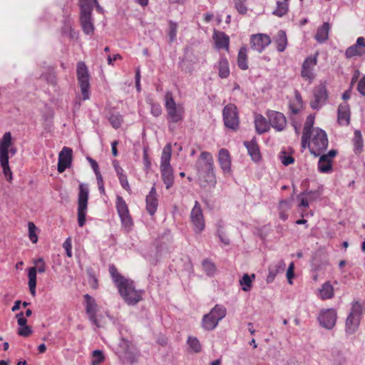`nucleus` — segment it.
<instances>
[{
    "instance_id": "26",
    "label": "nucleus",
    "mask_w": 365,
    "mask_h": 365,
    "mask_svg": "<svg viewBox=\"0 0 365 365\" xmlns=\"http://www.w3.org/2000/svg\"><path fill=\"white\" fill-rule=\"evenodd\" d=\"M286 264L283 260H279L274 264H271L268 269V274L266 278L267 283H272L277 274L282 272L285 269Z\"/></svg>"
},
{
    "instance_id": "43",
    "label": "nucleus",
    "mask_w": 365,
    "mask_h": 365,
    "mask_svg": "<svg viewBox=\"0 0 365 365\" xmlns=\"http://www.w3.org/2000/svg\"><path fill=\"white\" fill-rule=\"evenodd\" d=\"M203 270L207 276H212L216 270L215 264L208 259H205L202 263Z\"/></svg>"
},
{
    "instance_id": "16",
    "label": "nucleus",
    "mask_w": 365,
    "mask_h": 365,
    "mask_svg": "<svg viewBox=\"0 0 365 365\" xmlns=\"http://www.w3.org/2000/svg\"><path fill=\"white\" fill-rule=\"evenodd\" d=\"M46 271V264L43 263L36 267H32L29 269V288L32 296L36 295V273H43Z\"/></svg>"
},
{
    "instance_id": "49",
    "label": "nucleus",
    "mask_w": 365,
    "mask_h": 365,
    "mask_svg": "<svg viewBox=\"0 0 365 365\" xmlns=\"http://www.w3.org/2000/svg\"><path fill=\"white\" fill-rule=\"evenodd\" d=\"M222 222H219L218 224H217V236L219 237L220 241L226 245H230V239L227 237V236L225 235V233L223 232L222 230V225H221Z\"/></svg>"
},
{
    "instance_id": "57",
    "label": "nucleus",
    "mask_w": 365,
    "mask_h": 365,
    "mask_svg": "<svg viewBox=\"0 0 365 365\" xmlns=\"http://www.w3.org/2000/svg\"><path fill=\"white\" fill-rule=\"evenodd\" d=\"M150 112L155 117H158L162 113V108L158 103H151Z\"/></svg>"
},
{
    "instance_id": "19",
    "label": "nucleus",
    "mask_w": 365,
    "mask_h": 365,
    "mask_svg": "<svg viewBox=\"0 0 365 365\" xmlns=\"http://www.w3.org/2000/svg\"><path fill=\"white\" fill-rule=\"evenodd\" d=\"M321 195L322 191L319 186L312 190L304 189L300 194L301 202L299 205H309V202L319 198Z\"/></svg>"
},
{
    "instance_id": "46",
    "label": "nucleus",
    "mask_w": 365,
    "mask_h": 365,
    "mask_svg": "<svg viewBox=\"0 0 365 365\" xmlns=\"http://www.w3.org/2000/svg\"><path fill=\"white\" fill-rule=\"evenodd\" d=\"M78 224L79 227H83L86 224L88 207H78Z\"/></svg>"
},
{
    "instance_id": "2",
    "label": "nucleus",
    "mask_w": 365,
    "mask_h": 365,
    "mask_svg": "<svg viewBox=\"0 0 365 365\" xmlns=\"http://www.w3.org/2000/svg\"><path fill=\"white\" fill-rule=\"evenodd\" d=\"M172 147L170 143L167 144L162 152L160 158V173L163 183L166 189H170L174 183L173 169L170 165Z\"/></svg>"
},
{
    "instance_id": "5",
    "label": "nucleus",
    "mask_w": 365,
    "mask_h": 365,
    "mask_svg": "<svg viewBox=\"0 0 365 365\" xmlns=\"http://www.w3.org/2000/svg\"><path fill=\"white\" fill-rule=\"evenodd\" d=\"M311 136L312 146H309V151L312 155L318 157L327 148V135L324 130L315 128H313Z\"/></svg>"
},
{
    "instance_id": "29",
    "label": "nucleus",
    "mask_w": 365,
    "mask_h": 365,
    "mask_svg": "<svg viewBox=\"0 0 365 365\" xmlns=\"http://www.w3.org/2000/svg\"><path fill=\"white\" fill-rule=\"evenodd\" d=\"M199 178L203 180L207 184L214 185L216 183L215 175L214 171V164L207 170H203L202 173H197Z\"/></svg>"
},
{
    "instance_id": "36",
    "label": "nucleus",
    "mask_w": 365,
    "mask_h": 365,
    "mask_svg": "<svg viewBox=\"0 0 365 365\" xmlns=\"http://www.w3.org/2000/svg\"><path fill=\"white\" fill-rule=\"evenodd\" d=\"M275 42L277 43V50L279 52H282L285 50L287 44V35L284 31L279 30L276 36Z\"/></svg>"
},
{
    "instance_id": "24",
    "label": "nucleus",
    "mask_w": 365,
    "mask_h": 365,
    "mask_svg": "<svg viewBox=\"0 0 365 365\" xmlns=\"http://www.w3.org/2000/svg\"><path fill=\"white\" fill-rule=\"evenodd\" d=\"M337 120L342 125H348L350 123V109L347 103L344 102L339 106Z\"/></svg>"
},
{
    "instance_id": "12",
    "label": "nucleus",
    "mask_w": 365,
    "mask_h": 365,
    "mask_svg": "<svg viewBox=\"0 0 365 365\" xmlns=\"http://www.w3.org/2000/svg\"><path fill=\"white\" fill-rule=\"evenodd\" d=\"M267 116L269 125L277 131H282L285 128L287 120L283 113L278 111L269 110L267 113Z\"/></svg>"
},
{
    "instance_id": "63",
    "label": "nucleus",
    "mask_w": 365,
    "mask_h": 365,
    "mask_svg": "<svg viewBox=\"0 0 365 365\" xmlns=\"http://www.w3.org/2000/svg\"><path fill=\"white\" fill-rule=\"evenodd\" d=\"M146 205H157V199L155 195H148L146 196Z\"/></svg>"
},
{
    "instance_id": "14",
    "label": "nucleus",
    "mask_w": 365,
    "mask_h": 365,
    "mask_svg": "<svg viewBox=\"0 0 365 365\" xmlns=\"http://www.w3.org/2000/svg\"><path fill=\"white\" fill-rule=\"evenodd\" d=\"M271 43L270 37L268 35L258 34L252 35L250 38V46L252 49L261 53L265 47Z\"/></svg>"
},
{
    "instance_id": "48",
    "label": "nucleus",
    "mask_w": 365,
    "mask_h": 365,
    "mask_svg": "<svg viewBox=\"0 0 365 365\" xmlns=\"http://www.w3.org/2000/svg\"><path fill=\"white\" fill-rule=\"evenodd\" d=\"M28 227H29V240L33 243H36L37 241H38V236H37V235L36 233L37 227H36V225L32 222H29Z\"/></svg>"
},
{
    "instance_id": "20",
    "label": "nucleus",
    "mask_w": 365,
    "mask_h": 365,
    "mask_svg": "<svg viewBox=\"0 0 365 365\" xmlns=\"http://www.w3.org/2000/svg\"><path fill=\"white\" fill-rule=\"evenodd\" d=\"M84 299L86 301V312L88 315L90 321L96 326H98L96 318L97 304L96 300L88 294L84 295Z\"/></svg>"
},
{
    "instance_id": "64",
    "label": "nucleus",
    "mask_w": 365,
    "mask_h": 365,
    "mask_svg": "<svg viewBox=\"0 0 365 365\" xmlns=\"http://www.w3.org/2000/svg\"><path fill=\"white\" fill-rule=\"evenodd\" d=\"M357 91L365 96V81L360 79L357 85Z\"/></svg>"
},
{
    "instance_id": "37",
    "label": "nucleus",
    "mask_w": 365,
    "mask_h": 365,
    "mask_svg": "<svg viewBox=\"0 0 365 365\" xmlns=\"http://www.w3.org/2000/svg\"><path fill=\"white\" fill-rule=\"evenodd\" d=\"M318 170L322 173H329L332 171V161L327 160V156H320L318 162Z\"/></svg>"
},
{
    "instance_id": "35",
    "label": "nucleus",
    "mask_w": 365,
    "mask_h": 365,
    "mask_svg": "<svg viewBox=\"0 0 365 365\" xmlns=\"http://www.w3.org/2000/svg\"><path fill=\"white\" fill-rule=\"evenodd\" d=\"M319 297L322 299H329L334 297V287L329 282H326L319 289Z\"/></svg>"
},
{
    "instance_id": "9",
    "label": "nucleus",
    "mask_w": 365,
    "mask_h": 365,
    "mask_svg": "<svg viewBox=\"0 0 365 365\" xmlns=\"http://www.w3.org/2000/svg\"><path fill=\"white\" fill-rule=\"evenodd\" d=\"M336 319V311L333 308L322 310L318 316V321L321 327L329 330L334 327Z\"/></svg>"
},
{
    "instance_id": "7",
    "label": "nucleus",
    "mask_w": 365,
    "mask_h": 365,
    "mask_svg": "<svg viewBox=\"0 0 365 365\" xmlns=\"http://www.w3.org/2000/svg\"><path fill=\"white\" fill-rule=\"evenodd\" d=\"M77 78L80 85L81 93L83 100H88L89 98V75L87 66L86 64L80 61L77 64Z\"/></svg>"
},
{
    "instance_id": "6",
    "label": "nucleus",
    "mask_w": 365,
    "mask_h": 365,
    "mask_svg": "<svg viewBox=\"0 0 365 365\" xmlns=\"http://www.w3.org/2000/svg\"><path fill=\"white\" fill-rule=\"evenodd\" d=\"M165 109L167 111V120L169 123H178L182 122L184 117V108L177 105L170 93L165 96Z\"/></svg>"
},
{
    "instance_id": "58",
    "label": "nucleus",
    "mask_w": 365,
    "mask_h": 365,
    "mask_svg": "<svg viewBox=\"0 0 365 365\" xmlns=\"http://www.w3.org/2000/svg\"><path fill=\"white\" fill-rule=\"evenodd\" d=\"M31 333H32L31 328L26 325H25L24 327H21V328L18 331V334L20 336H24V337L29 336V335L31 334Z\"/></svg>"
},
{
    "instance_id": "25",
    "label": "nucleus",
    "mask_w": 365,
    "mask_h": 365,
    "mask_svg": "<svg viewBox=\"0 0 365 365\" xmlns=\"http://www.w3.org/2000/svg\"><path fill=\"white\" fill-rule=\"evenodd\" d=\"M172 235L169 230L165 231L155 240V244L158 252L168 250L172 242Z\"/></svg>"
},
{
    "instance_id": "55",
    "label": "nucleus",
    "mask_w": 365,
    "mask_h": 365,
    "mask_svg": "<svg viewBox=\"0 0 365 365\" xmlns=\"http://www.w3.org/2000/svg\"><path fill=\"white\" fill-rule=\"evenodd\" d=\"M63 247L66 250V255L68 257H72V251H71L72 244H71V237H68L66 239V240L63 243Z\"/></svg>"
},
{
    "instance_id": "59",
    "label": "nucleus",
    "mask_w": 365,
    "mask_h": 365,
    "mask_svg": "<svg viewBox=\"0 0 365 365\" xmlns=\"http://www.w3.org/2000/svg\"><path fill=\"white\" fill-rule=\"evenodd\" d=\"M3 169V173L8 182H11L12 180V173L9 167V164L1 165Z\"/></svg>"
},
{
    "instance_id": "54",
    "label": "nucleus",
    "mask_w": 365,
    "mask_h": 365,
    "mask_svg": "<svg viewBox=\"0 0 365 365\" xmlns=\"http://www.w3.org/2000/svg\"><path fill=\"white\" fill-rule=\"evenodd\" d=\"M311 133H308L307 132H303L302 136V148L305 149L307 146H312V143H310L311 139Z\"/></svg>"
},
{
    "instance_id": "47",
    "label": "nucleus",
    "mask_w": 365,
    "mask_h": 365,
    "mask_svg": "<svg viewBox=\"0 0 365 365\" xmlns=\"http://www.w3.org/2000/svg\"><path fill=\"white\" fill-rule=\"evenodd\" d=\"M92 356L91 365H100L105 359L103 351L98 349L93 351Z\"/></svg>"
},
{
    "instance_id": "53",
    "label": "nucleus",
    "mask_w": 365,
    "mask_h": 365,
    "mask_svg": "<svg viewBox=\"0 0 365 365\" xmlns=\"http://www.w3.org/2000/svg\"><path fill=\"white\" fill-rule=\"evenodd\" d=\"M235 6L239 14H245L247 11V8L245 5V0H233Z\"/></svg>"
},
{
    "instance_id": "10",
    "label": "nucleus",
    "mask_w": 365,
    "mask_h": 365,
    "mask_svg": "<svg viewBox=\"0 0 365 365\" xmlns=\"http://www.w3.org/2000/svg\"><path fill=\"white\" fill-rule=\"evenodd\" d=\"M314 101L310 102V107L314 110H319L325 104L328 98V91L325 83H320L314 89Z\"/></svg>"
},
{
    "instance_id": "45",
    "label": "nucleus",
    "mask_w": 365,
    "mask_h": 365,
    "mask_svg": "<svg viewBox=\"0 0 365 365\" xmlns=\"http://www.w3.org/2000/svg\"><path fill=\"white\" fill-rule=\"evenodd\" d=\"M177 31L178 24L172 20L169 21L168 35L170 42H173L176 39Z\"/></svg>"
},
{
    "instance_id": "11",
    "label": "nucleus",
    "mask_w": 365,
    "mask_h": 365,
    "mask_svg": "<svg viewBox=\"0 0 365 365\" xmlns=\"http://www.w3.org/2000/svg\"><path fill=\"white\" fill-rule=\"evenodd\" d=\"M317 56L318 53H316L314 56L307 57L302 66L301 76L303 78L309 80V82H312L315 78L314 68L317 64Z\"/></svg>"
},
{
    "instance_id": "44",
    "label": "nucleus",
    "mask_w": 365,
    "mask_h": 365,
    "mask_svg": "<svg viewBox=\"0 0 365 365\" xmlns=\"http://www.w3.org/2000/svg\"><path fill=\"white\" fill-rule=\"evenodd\" d=\"M187 343L194 352L199 353L201 351V344L200 343V341L196 337L189 336Z\"/></svg>"
},
{
    "instance_id": "56",
    "label": "nucleus",
    "mask_w": 365,
    "mask_h": 365,
    "mask_svg": "<svg viewBox=\"0 0 365 365\" xmlns=\"http://www.w3.org/2000/svg\"><path fill=\"white\" fill-rule=\"evenodd\" d=\"M9 150L0 149V164L1 165L9 164Z\"/></svg>"
},
{
    "instance_id": "4",
    "label": "nucleus",
    "mask_w": 365,
    "mask_h": 365,
    "mask_svg": "<svg viewBox=\"0 0 365 365\" xmlns=\"http://www.w3.org/2000/svg\"><path fill=\"white\" fill-rule=\"evenodd\" d=\"M363 312L362 304L359 301H354L351 303V312L346 319L345 331L346 334L351 335L358 330Z\"/></svg>"
},
{
    "instance_id": "33",
    "label": "nucleus",
    "mask_w": 365,
    "mask_h": 365,
    "mask_svg": "<svg viewBox=\"0 0 365 365\" xmlns=\"http://www.w3.org/2000/svg\"><path fill=\"white\" fill-rule=\"evenodd\" d=\"M237 66L242 70L248 69V63H247V48L246 46H242L238 52L237 55Z\"/></svg>"
},
{
    "instance_id": "23",
    "label": "nucleus",
    "mask_w": 365,
    "mask_h": 365,
    "mask_svg": "<svg viewBox=\"0 0 365 365\" xmlns=\"http://www.w3.org/2000/svg\"><path fill=\"white\" fill-rule=\"evenodd\" d=\"M243 144L252 160L258 162L261 160L259 147L257 143L256 137H253L250 141H244Z\"/></svg>"
},
{
    "instance_id": "3",
    "label": "nucleus",
    "mask_w": 365,
    "mask_h": 365,
    "mask_svg": "<svg viewBox=\"0 0 365 365\" xmlns=\"http://www.w3.org/2000/svg\"><path fill=\"white\" fill-rule=\"evenodd\" d=\"M94 3L97 0H79L81 26L86 35H92L95 29L91 16Z\"/></svg>"
},
{
    "instance_id": "61",
    "label": "nucleus",
    "mask_w": 365,
    "mask_h": 365,
    "mask_svg": "<svg viewBox=\"0 0 365 365\" xmlns=\"http://www.w3.org/2000/svg\"><path fill=\"white\" fill-rule=\"evenodd\" d=\"M294 263L292 262L289 267H288V269H287V278L288 279V282L289 284H292V279L294 277Z\"/></svg>"
},
{
    "instance_id": "30",
    "label": "nucleus",
    "mask_w": 365,
    "mask_h": 365,
    "mask_svg": "<svg viewBox=\"0 0 365 365\" xmlns=\"http://www.w3.org/2000/svg\"><path fill=\"white\" fill-rule=\"evenodd\" d=\"M209 313L210 314V317L215 320L218 325L219 322L225 317L227 309L222 304H216Z\"/></svg>"
},
{
    "instance_id": "8",
    "label": "nucleus",
    "mask_w": 365,
    "mask_h": 365,
    "mask_svg": "<svg viewBox=\"0 0 365 365\" xmlns=\"http://www.w3.org/2000/svg\"><path fill=\"white\" fill-rule=\"evenodd\" d=\"M222 115L225 127L232 130H237L240 120L236 106L232 103L225 106L222 110Z\"/></svg>"
},
{
    "instance_id": "41",
    "label": "nucleus",
    "mask_w": 365,
    "mask_h": 365,
    "mask_svg": "<svg viewBox=\"0 0 365 365\" xmlns=\"http://www.w3.org/2000/svg\"><path fill=\"white\" fill-rule=\"evenodd\" d=\"M255 279V274L251 275L245 274L240 280V283L242 285V289L245 292L250 291L252 287V279Z\"/></svg>"
},
{
    "instance_id": "31",
    "label": "nucleus",
    "mask_w": 365,
    "mask_h": 365,
    "mask_svg": "<svg viewBox=\"0 0 365 365\" xmlns=\"http://www.w3.org/2000/svg\"><path fill=\"white\" fill-rule=\"evenodd\" d=\"M255 125L256 132L259 135L269 130V125L267 123V119L262 115H258L255 117Z\"/></svg>"
},
{
    "instance_id": "38",
    "label": "nucleus",
    "mask_w": 365,
    "mask_h": 365,
    "mask_svg": "<svg viewBox=\"0 0 365 365\" xmlns=\"http://www.w3.org/2000/svg\"><path fill=\"white\" fill-rule=\"evenodd\" d=\"M201 324L202 327L207 331H212L217 327L215 320L210 317V313L203 316Z\"/></svg>"
},
{
    "instance_id": "50",
    "label": "nucleus",
    "mask_w": 365,
    "mask_h": 365,
    "mask_svg": "<svg viewBox=\"0 0 365 365\" xmlns=\"http://www.w3.org/2000/svg\"><path fill=\"white\" fill-rule=\"evenodd\" d=\"M279 158L281 159L282 163L285 166L291 165L294 162V158L285 151H282L280 153Z\"/></svg>"
},
{
    "instance_id": "21",
    "label": "nucleus",
    "mask_w": 365,
    "mask_h": 365,
    "mask_svg": "<svg viewBox=\"0 0 365 365\" xmlns=\"http://www.w3.org/2000/svg\"><path fill=\"white\" fill-rule=\"evenodd\" d=\"M120 218L123 228L128 233L133 226V222L130 215L128 207H116Z\"/></svg>"
},
{
    "instance_id": "13",
    "label": "nucleus",
    "mask_w": 365,
    "mask_h": 365,
    "mask_svg": "<svg viewBox=\"0 0 365 365\" xmlns=\"http://www.w3.org/2000/svg\"><path fill=\"white\" fill-rule=\"evenodd\" d=\"M72 153L73 150L71 148L68 147H63L58 155V162L57 165V170L58 173H61L68 168L71 165L72 163Z\"/></svg>"
},
{
    "instance_id": "27",
    "label": "nucleus",
    "mask_w": 365,
    "mask_h": 365,
    "mask_svg": "<svg viewBox=\"0 0 365 365\" xmlns=\"http://www.w3.org/2000/svg\"><path fill=\"white\" fill-rule=\"evenodd\" d=\"M215 47L217 49L229 50L230 37L224 32L215 31L213 34Z\"/></svg>"
},
{
    "instance_id": "60",
    "label": "nucleus",
    "mask_w": 365,
    "mask_h": 365,
    "mask_svg": "<svg viewBox=\"0 0 365 365\" xmlns=\"http://www.w3.org/2000/svg\"><path fill=\"white\" fill-rule=\"evenodd\" d=\"M118 177L121 186L126 190H130V186L127 180V176L125 174L120 175Z\"/></svg>"
},
{
    "instance_id": "52",
    "label": "nucleus",
    "mask_w": 365,
    "mask_h": 365,
    "mask_svg": "<svg viewBox=\"0 0 365 365\" xmlns=\"http://www.w3.org/2000/svg\"><path fill=\"white\" fill-rule=\"evenodd\" d=\"M109 122L114 128H118L122 124L123 119L120 115L112 114L109 118Z\"/></svg>"
},
{
    "instance_id": "32",
    "label": "nucleus",
    "mask_w": 365,
    "mask_h": 365,
    "mask_svg": "<svg viewBox=\"0 0 365 365\" xmlns=\"http://www.w3.org/2000/svg\"><path fill=\"white\" fill-rule=\"evenodd\" d=\"M218 74L221 78H226L230 76V67L227 58L222 56L217 63Z\"/></svg>"
},
{
    "instance_id": "18",
    "label": "nucleus",
    "mask_w": 365,
    "mask_h": 365,
    "mask_svg": "<svg viewBox=\"0 0 365 365\" xmlns=\"http://www.w3.org/2000/svg\"><path fill=\"white\" fill-rule=\"evenodd\" d=\"M214 164V160L210 153L203 151L200 153L199 158L195 163V169L198 173H202L203 170H207Z\"/></svg>"
},
{
    "instance_id": "1",
    "label": "nucleus",
    "mask_w": 365,
    "mask_h": 365,
    "mask_svg": "<svg viewBox=\"0 0 365 365\" xmlns=\"http://www.w3.org/2000/svg\"><path fill=\"white\" fill-rule=\"evenodd\" d=\"M109 272L120 297L127 304L134 306L143 299V292L137 290L134 282L121 275L115 265H110Z\"/></svg>"
},
{
    "instance_id": "39",
    "label": "nucleus",
    "mask_w": 365,
    "mask_h": 365,
    "mask_svg": "<svg viewBox=\"0 0 365 365\" xmlns=\"http://www.w3.org/2000/svg\"><path fill=\"white\" fill-rule=\"evenodd\" d=\"M288 1L289 0H283L282 1L277 2V9L272 11V14L278 17H282L288 11Z\"/></svg>"
},
{
    "instance_id": "40",
    "label": "nucleus",
    "mask_w": 365,
    "mask_h": 365,
    "mask_svg": "<svg viewBox=\"0 0 365 365\" xmlns=\"http://www.w3.org/2000/svg\"><path fill=\"white\" fill-rule=\"evenodd\" d=\"M353 143L354 145V153H360L363 149L364 143H363L361 133L358 130L354 131Z\"/></svg>"
},
{
    "instance_id": "62",
    "label": "nucleus",
    "mask_w": 365,
    "mask_h": 365,
    "mask_svg": "<svg viewBox=\"0 0 365 365\" xmlns=\"http://www.w3.org/2000/svg\"><path fill=\"white\" fill-rule=\"evenodd\" d=\"M346 363V359L344 356L341 354L340 353H338L336 358L334 360V365H345Z\"/></svg>"
},
{
    "instance_id": "17",
    "label": "nucleus",
    "mask_w": 365,
    "mask_h": 365,
    "mask_svg": "<svg viewBox=\"0 0 365 365\" xmlns=\"http://www.w3.org/2000/svg\"><path fill=\"white\" fill-rule=\"evenodd\" d=\"M365 54V38L362 36L356 39V43L348 47L345 51V56L347 58L354 56H361Z\"/></svg>"
},
{
    "instance_id": "51",
    "label": "nucleus",
    "mask_w": 365,
    "mask_h": 365,
    "mask_svg": "<svg viewBox=\"0 0 365 365\" xmlns=\"http://www.w3.org/2000/svg\"><path fill=\"white\" fill-rule=\"evenodd\" d=\"M314 123V115L311 114L309 115L306 119L303 132H307L308 133L312 134V128H313Z\"/></svg>"
},
{
    "instance_id": "34",
    "label": "nucleus",
    "mask_w": 365,
    "mask_h": 365,
    "mask_svg": "<svg viewBox=\"0 0 365 365\" xmlns=\"http://www.w3.org/2000/svg\"><path fill=\"white\" fill-rule=\"evenodd\" d=\"M89 188L88 185L81 183L79 185V192L78 196V205H87L88 199Z\"/></svg>"
},
{
    "instance_id": "42",
    "label": "nucleus",
    "mask_w": 365,
    "mask_h": 365,
    "mask_svg": "<svg viewBox=\"0 0 365 365\" xmlns=\"http://www.w3.org/2000/svg\"><path fill=\"white\" fill-rule=\"evenodd\" d=\"M13 145V140L11 132H6L0 139V149L9 150V148Z\"/></svg>"
},
{
    "instance_id": "28",
    "label": "nucleus",
    "mask_w": 365,
    "mask_h": 365,
    "mask_svg": "<svg viewBox=\"0 0 365 365\" xmlns=\"http://www.w3.org/2000/svg\"><path fill=\"white\" fill-rule=\"evenodd\" d=\"M329 30V24L327 22H324L317 30V33L314 36V38L316 39V41L320 43L325 42L328 39Z\"/></svg>"
},
{
    "instance_id": "22",
    "label": "nucleus",
    "mask_w": 365,
    "mask_h": 365,
    "mask_svg": "<svg viewBox=\"0 0 365 365\" xmlns=\"http://www.w3.org/2000/svg\"><path fill=\"white\" fill-rule=\"evenodd\" d=\"M218 162L225 175L231 173V158L229 151L225 148L220 150Z\"/></svg>"
},
{
    "instance_id": "15",
    "label": "nucleus",
    "mask_w": 365,
    "mask_h": 365,
    "mask_svg": "<svg viewBox=\"0 0 365 365\" xmlns=\"http://www.w3.org/2000/svg\"><path fill=\"white\" fill-rule=\"evenodd\" d=\"M190 219L195 233H201L205 229V219L201 207H193Z\"/></svg>"
}]
</instances>
